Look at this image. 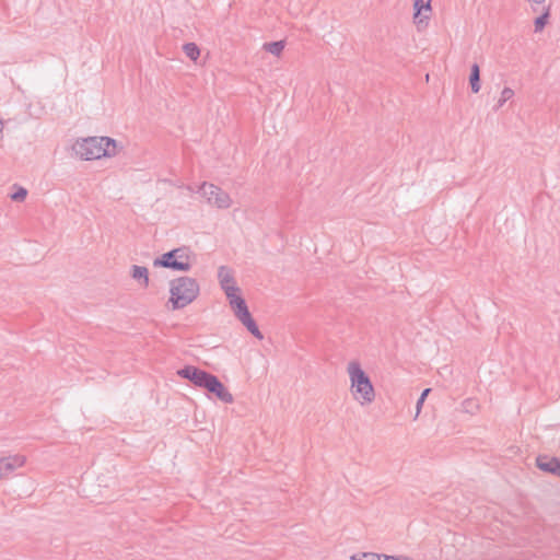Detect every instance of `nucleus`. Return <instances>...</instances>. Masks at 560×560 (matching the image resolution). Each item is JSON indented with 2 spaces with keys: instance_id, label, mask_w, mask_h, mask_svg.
<instances>
[{
  "instance_id": "13",
  "label": "nucleus",
  "mask_w": 560,
  "mask_h": 560,
  "mask_svg": "<svg viewBox=\"0 0 560 560\" xmlns=\"http://www.w3.org/2000/svg\"><path fill=\"white\" fill-rule=\"evenodd\" d=\"M130 276L138 281L143 288H148L150 283L149 270L144 266L132 265Z\"/></svg>"
},
{
  "instance_id": "7",
  "label": "nucleus",
  "mask_w": 560,
  "mask_h": 560,
  "mask_svg": "<svg viewBox=\"0 0 560 560\" xmlns=\"http://www.w3.org/2000/svg\"><path fill=\"white\" fill-rule=\"evenodd\" d=\"M202 389H206L209 394L214 395L222 402L232 404L234 400L233 395L228 390L220 378L212 373L209 376L207 384L203 385Z\"/></svg>"
},
{
  "instance_id": "12",
  "label": "nucleus",
  "mask_w": 560,
  "mask_h": 560,
  "mask_svg": "<svg viewBox=\"0 0 560 560\" xmlns=\"http://www.w3.org/2000/svg\"><path fill=\"white\" fill-rule=\"evenodd\" d=\"M226 298L237 319L250 313L245 299L240 294V292L228 293Z\"/></svg>"
},
{
  "instance_id": "1",
  "label": "nucleus",
  "mask_w": 560,
  "mask_h": 560,
  "mask_svg": "<svg viewBox=\"0 0 560 560\" xmlns=\"http://www.w3.org/2000/svg\"><path fill=\"white\" fill-rule=\"evenodd\" d=\"M200 285L195 278L182 276L170 282L168 303L172 310H180L192 303L199 295Z\"/></svg>"
},
{
  "instance_id": "19",
  "label": "nucleus",
  "mask_w": 560,
  "mask_h": 560,
  "mask_svg": "<svg viewBox=\"0 0 560 560\" xmlns=\"http://www.w3.org/2000/svg\"><path fill=\"white\" fill-rule=\"evenodd\" d=\"M13 188L15 190L10 195L11 200L15 202L24 201L28 194L27 189L22 186H19L18 184H14Z\"/></svg>"
},
{
  "instance_id": "25",
  "label": "nucleus",
  "mask_w": 560,
  "mask_h": 560,
  "mask_svg": "<svg viewBox=\"0 0 560 560\" xmlns=\"http://www.w3.org/2000/svg\"><path fill=\"white\" fill-rule=\"evenodd\" d=\"M382 560H398V557L382 555Z\"/></svg>"
},
{
  "instance_id": "14",
  "label": "nucleus",
  "mask_w": 560,
  "mask_h": 560,
  "mask_svg": "<svg viewBox=\"0 0 560 560\" xmlns=\"http://www.w3.org/2000/svg\"><path fill=\"white\" fill-rule=\"evenodd\" d=\"M98 147H102L103 150L106 149L107 152H104L103 158H110L117 154V141L109 137H97Z\"/></svg>"
},
{
  "instance_id": "15",
  "label": "nucleus",
  "mask_w": 560,
  "mask_h": 560,
  "mask_svg": "<svg viewBox=\"0 0 560 560\" xmlns=\"http://www.w3.org/2000/svg\"><path fill=\"white\" fill-rule=\"evenodd\" d=\"M238 320L246 327V329L257 339H262L264 336L261 331L259 330V327L256 323V320L253 318L252 314L248 313L244 315L243 317L238 318Z\"/></svg>"
},
{
  "instance_id": "20",
  "label": "nucleus",
  "mask_w": 560,
  "mask_h": 560,
  "mask_svg": "<svg viewBox=\"0 0 560 560\" xmlns=\"http://www.w3.org/2000/svg\"><path fill=\"white\" fill-rule=\"evenodd\" d=\"M463 410L467 413L474 415L479 409V404L475 398H467L462 404Z\"/></svg>"
},
{
  "instance_id": "10",
  "label": "nucleus",
  "mask_w": 560,
  "mask_h": 560,
  "mask_svg": "<svg viewBox=\"0 0 560 560\" xmlns=\"http://www.w3.org/2000/svg\"><path fill=\"white\" fill-rule=\"evenodd\" d=\"M218 277L220 280L221 288L226 296L228 293H237L241 291V289L235 283V279L231 270L228 267L221 266L218 271Z\"/></svg>"
},
{
  "instance_id": "24",
  "label": "nucleus",
  "mask_w": 560,
  "mask_h": 560,
  "mask_svg": "<svg viewBox=\"0 0 560 560\" xmlns=\"http://www.w3.org/2000/svg\"><path fill=\"white\" fill-rule=\"evenodd\" d=\"M430 392H431V388H425V389L421 393V395H420V397H419V399H418V401H417V416L419 415V412H420V410H421V407H422V405H423V402H424V400H425V398H427V396H428V394H429Z\"/></svg>"
},
{
  "instance_id": "16",
  "label": "nucleus",
  "mask_w": 560,
  "mask_h": 560,
  "mask_svg": "<svg viewBox=\"0 0 560 560\" xmlns=\"http://www.w3.org/2000/svg\"><path fill=\"white\" fill-rule=\"evenodd\" d=\"M469 84L472 93L480 91V68L478 63H474L470 68Z\"/></svg>"
},
{
  "instance_id": "18",
  "label": "nucleus",
  "mask_w": 560,
  "mask_h": 560,
  "mask_svg": "<svg viewBox=\"0 0 560 560\" xmlns=\"http://www.w3.org/2000/svg\"><path fill=\"white\" fill-rule=\"evenodd\" d=\"M183 51L192 61H196L200 56V49L195 43L184 44Z\"/></svg>"
},
{
  "instance_id": "11",
  "label": "nucleus",
  "mask_w": 560,
  "mask_h": 560,
  "mask_svg": "<svg viewBox=\"0 0 560 560\" xmlns=\"http://www.w3.org/2000/svg\"><path fill=\"white\" fill-rule=\"evenodd\" d=\"M25 463V457L14 455L0 458L1 478L9 476L16 468L22 467Z\"/></svg>"
},
{
  "instance_id": "8",
  "label": "nucleus",
  "mask_w": 560,
  "mask_h": 560,
  "mask_svg": "<svg viewBox=\"0 0 560 560\" xmlns=\"http://www.w3.org/2000/svg\"><path fill=\"white\" fill-rule=\"evenodd\" d=\"M432 0H413V23L420 31L428 25L432 12Z\"/></svg>"
},
{
  "instance_id": "2",
  "label": "nucleus",
  "mask_w": 560,
  "mask_h": 560,
  "mask_svg": "<svg viewBox=\"0 0 560 560\" xmlns=\"http://www.w3.org/2000/svg\"><path fill=\"white\" fill-rule=\"evenodd\" d=\"M347 370L351 382V393L354 399L362 406L371 404L375 399V390L370 376L358 361H351Z\"/></svg>"
},
{
  "instance_id": "6",
  "label": "nucleus",
  "mask_w": 560,
  "mask_h": 560,
  "mask_svg": "<svg viewBox=\"0 0 560 560\" xmlns=\"http://www.w3.org/2000/svg\"><path fill=\"white\" fill-rule=\"evenodd\" d=\"M177 375L189 381L196 387L202 388L211 373L195 365H185L177 371Z\"/></svg>"
},
{
  "instance_id": "26",
  "label": "nucleus",
  "mask_w": 560,
  "mask_h": 560,
  "mask_svg": "<svg viewBox=\"0 0 560 560\" xmlns=\"http://www.w3.org/2000/svg\"><path fill=\"white\" fill-rule=\"evenodd\" d=\"M532 3L541 4L545 2V0H528Z\"/></svg>"
},
{
  "instance_id": "4",
  "label": "nucleus",
  "mask_w": 560,
  "mask_h": 560,
  "mask_svg": "<svg viewBox=\"0 0 560 560\" xmlns=\"http://www.w3.org/2000/svg\"><path fill=\"white\" fill-rule=\"evenodd\" d=\"M198 191L206 198L209 205L218 209H228L232 205L230 195L214 184L203 182Z\"/></svg>"
},
{
  "instance_id": "21",
  "label": "nucleus",
  "mask_w": 560,
  "mask_h": 560,
  "mask_svg": "<svg viewBox=\"0 0 560 560\" xmlns=\"http://www.w3.org/2000/svg\"><path fill=\"white\" fill-rule=\"evenodd\" d=\"M549 19V10L541 13L539 16H537L534 21L535 32H540L544 30L546 24L548 23Z\"/></svg>"
},
{
  "instance_id": "17",
  "label": "nucleus",
  "mask_w": 560,
  "mask_h": 560,
  "mask_svg": "<svg viewBox=\"0 0 560 560\" xmlns=\"http://www.w3.org/2000/svg\"><path fill=\"white\" fill-rule=\"evenodd\" d=\"M284 47H285L284 40H275V42L265 43L262 46V49L266 50L267 52L272 54L273 56L279 57L281 55V52L283 51Z\"/></svg>"
},
{
  "instance_id": "23",
  "label": "nucleus",
  "mask_w": 560,
  "mask_h": 560,
  "mask_svg": "<svg viewBox=\"0 0 560 560\" xmlns=\"http://www.w3.org/2000/svg\"><path fill=\"white\" fill-rule=\"evenodd\" d=\"M352 560H382V555L364 552L361 556H352Z\"/></svg>"
},
{
  "instance_id": "3",
  "label": "nucleus",
  "mask_w": 560,
  "mask_h": 560,
  "mask_svg": "<svg viewBox=\"0 0 560 560\" xmlns=\"http://www.w3.org/2000/svg\"><path fill=\"white\" fill-rule=\"evenodd\" d=\"M190 255L189 247H177L156 257L153 260V266L175 271H189L191 268Z\"/></svg>"
},
{
  "instance_id": "9",
  "label": "nucleus",
  "mask_w": 560,
  "mask_h": 560,
  "mask_svg": "<svg viewBox=\"0 0 560 560\" xmlns=\"http://www.w3.org/2000/svg\"><path fill=\"white\" fill-rule=\"evenodd\" d=\"M536 466L548 474L560 477V458L549 455H538Z\"/></svg>"
},
{
  "instance_id": "5",
  "label": "nucleus",
  "mask_w": 560,
  "mask_h": 560,
  "mask_svg": "<svg viewBox=\"0 0 560 560\" xmlns=\"http://www.w3.org/2000/svg\"><path fill=\"white\" fill-rule=\"evenodd\" d=\"M72 150L77 156L85 161L98 160L103 158L104 152H107L106 149L103 150L102 147H98L97 137H89L77 141Z\"/></svg>"
},
{
  "instance_id": "22",
  "label": "nucleus",
  "mask_w": 560,
  "mask_h": 560,
  "mask_svg": "<svg viewBox=\"0 0 560 560\" xmlns=\"http://www.w3.org/2000/svg\"><path fill=\"white\" fill-rule=\"evenodd\" d=\"M514 95V91L510 88H504L501 92V96L498 101V104H497V109L500 108L501 106H503V104L505 102H508L510 98H512Z\"/></svg>"
}]
</instances>
